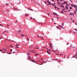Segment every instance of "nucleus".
Listing matches in <instances>:
<instances>
[{
    "label": "nucleus",
    "mask_w": 77,
    "mask_h": 77,
    "mask_svg": "<svg viewBox=\"0 0 77 77\" xmlns=\"http://www.w3.org/2000/svg\"><path fill=\"white\" fill-rule=\"evenodd\" d=\"M48 51H53V52L56 51V50L54 51V50H50V49H49Z\"/></svg>",
    "instance_id": "obj_1"
},
{
    "label": "nucleus",
    "mask_w": 77,
    "mask_h": 77,
    "mask_svg": "<svg viewBox=\"0 0 77 77\" xmlns=\"http://www.w3.org/2000/svg\"><path fill=\"white\" fill-rule=\"evenodd\" d=\"M49 45H50V47H51V48H53V47H52V45H51V43H50L49 44Z\"/></svg>",
    "instance_id": "obj_2"
},
{
    "label": "nucleus",
    "mask_w": 77,
    "mask_h": 77,
    "mask_svg": "<svg viewBox=\"0 0 77 77\" xmlns=\"http://www.w3.org/2000/svg\"><path fill=\"white\" fill-rule=\"evenodd\" d=\"M31 61H33V62H34V63H36V62L35 60H31Z\"/></svg>",
    "instance_id": "obj_3"
},
{
    "label": "nucleus",
    "mask_w": 77,
    "mask_h": 77,
    "mask_svg": "<svg viewBox=\"0 0 77 77\" xmlns=\"http://www.w3.org/2000/svg\"><path fill=\"white\" fill-rule=\"evenodd\" d=\"M73 7H74V8H76V7H77V5H75V4L74 5H73Z\"/></svg>",
    "instance_id": "obj_4"
},
{
    "label": "nucleus",
    "mask_w": 77,
    "mask_h": 77,
    "mask_svg": "<svg viewBox=\"0 0 77 77\" xmlns=\"http://www.w3.org/2000/svg\"><path fill=\"white\" fill-rule=\"evenodd\" d=\"M20 35L21 36H23V37H24V35L23 34H20Z\"/></svg>",
    "instance_id": "obj_5"
},
{
    "label": "nucleus",
    "mask_w": 77,
    "mask_h": 77,
    "mask_svg": "<svg viewBox=\"0 0 77 77\" xmlns=\"http://www.w3.org/2000/svg\"><path fill=\"white\" fill-rule=\"evenodd\" d=\"M60 27L61 28H62V29H64L63 27V26H62L61 25H60Z\"/></svg>",
    "instance_id": "obj_6"
},
{
    "label": "nucleus",
    "mask_w": 77,
    "mask_h": 77,
    "mask_svg": "<svg viewBox=\"0 0 77 77\" xmlns=\"http://www.w3.org/2000/svg\"><path fill=\"white\" fill-rule=\"evenodd\" d=\"M28 59H31V57H28Z\"/></svg>",
    "instance_id": "obj_7"
},
{
    "label": "nucleus",
    "mask_w": 77,
    "mask_h": 77,
    "mask_svg": "<svg viewBox=\"0 0 77 77\" xmlns=\"http://www.w3.org/2000/svg\"><path fill=\"white\" fill-rule=\"evenodd\" d=\"M57 28H58V29H60V30H61V28H60V27H57Z\"/></svg>",
    "instance_id": "obj_8"
},
{
    "label": "nucleus",
    "mask_w": 77,
    "mask_h": 77,
    "mask_svg": "<svg viewBox=\"0 0 77 77\" xmlns=\"http://www.w3.org/2000/svg\"><path fill=\"white\" fill-rule=\"evenodd\" d=\"M53 14H54V15H56V14H57V13H55V12H54Z\"/></svg>",
    "instance_id": "obj_9"
},
{
    "label": "nucleus",
    "mask_w": 77,
    "mask_h": 77,
    "mask_svg": "<svg viewBox=\"0 0 77 77\" xmlns=\"http://www.w3.org/2000/svg\"><path fill=\"white\" fill-rule=\"evenodd\" d=\"M70 47H72V45L71 44V45L70 46Z\"/></svg>",
    "instance_id": "obj_10"
},
{
    "label": "nucleus",
    "mask_w": 77,
    "mask_h": 77,
    "mask_svg": "<svg viewBox=\"0 0 77 77\" xmlns=\"http://www.w3.org/2000/svg\"><path fill=\"white\" fill-rule=\"evenodd\" d=\"M72 15V13H70V14H69V15Z\"/></svg>",
    "instance_id": "obj_11"
},
{
    "label": "nucleus",
    "mask_w": 77,
    "mask_h": 77,
    "mask_svg": "<svg viewBox=\"0 0 77 77\" xmlns=\"http://www.w3.org/2000/svg\"><path fill=\"white\" fill-rule=\"evenodd\" d=\"M54 8H55V9H56L57 8V7H56V6H55L54 7Z\"/></svg>",
    "instance_id": "obj_12"
},
{
    "label": "nucleus",
    "mask_w": 77,
    "mask_h": 77,
    "mask_svg": "<svg viewBox=\"0 0 77 77\" xmlns=\"http://www.w3.org/2000/svg\"><path fill=\"white\" fill-rule=\"evenodd\" d=\"M64 23H62V26H64Z\"/></svg>",
    "instance_id": "obj_13"
},
{
    "label": "nucleus",
    "mask_w": 77,
    "mask_h": 77,
    "mask_svg": "<svg viewBox=\"0 0 77 77\" xmlns=\"http://www.w3.org/2000/svg\"><path fill=\"white\" fill-rule=\"evenodd\" d=\"M18 45H20V44H17L16 45V46H18Z\"/></svg>",
    "instance_id": "obj_14"
},
{
    "label": "nucleus",
    "mask_w": 77,
    "mask_h": 77,
    "mask_svg": "<svg viewBox=\"0 0 77 77\" xmlns=\"http://www.w3.org/2000/svg\"><path fill=\"white\" fill-rule=\"evenodd\" d=\"M49 3V5H51V2H49V3Z\"/></svg>",
    "instance_id": "obj_15"
},
{
    "label": "nucleus",
    "mask_w": 77,
    "mask_h": 77,
    "mask_svg": "<svg viewBox=\"0 0 77 77\" xmlns=\"http://www.w3.org/2000/svg\"><path fill=\"white\" fill-rule=\"evenodd\" d=\"M37 55H39V54H36L35 55V56H37Z\"/></svg>",
    "instance_id": "obj_16"
},
{
    "label": "nucleus",
    "mask_w": 77,
    "mask_h": 77,
    "mask_svg": "<svg viewBox=\"0 0 77 77\" xmlns=\"http://www.w3.org/2000/svg\"><path fill=\"white\" fill-rule=\"evenodd\" d=\"M27 9H29V10H32V9H30L29 8H27Z\"/></svg>",
    "instance_id": "obj_17"
},
{
    "label": "nucleus",
    "mask_w": 77,
    "mask_h": 77,
    "mask_svg": "<svg viewBox=\"0 0 77 77\" xmlns=\"http://www.w3.org/2000/svg\"><path fill=\"white\" fill-rule=\"evenodd\" d=\"M66 2V1L64 2H63V4H65Z\"/></svg>",
    "instance_id": "obj_18"
},
{
    "label": "nucleus",
    "mask_w": 77,
    "mask_h": 77,
    "mask_svg": "<svg viewBox=\"0 0 77 77\" xmlns=\"http://www.w3.org/2000/svg\"><path fill=\"white\" fill-rule=\"evenodd\" d=\"M28 55H30V53H28L27 54Z\"/></svg>",
    "instance_id": "obj_19"
},
{
    "label": "nucleus",
    "mask_w": 77,
    "mask_h": 77,
    "mask_svg": "<svg viewBox=\"0 0 77 77\" xmlns=\"http://www.w3.org/2000/svg\"><path fill=\"white\" fill-rule=\"evenodd\" d=\"M34 51H35V50H33V51H30L29 52H34Z\"/></svg>",
    "instance_id": "obj_20"
},
{
    "label": "nucleus",
    "mask_w": 77,
    "mask_h": 77,
    "mask_svg": "<svg viewBox=\"0 0 77 77\" xmlns=\"http://www.w3.org/2000/svg\"><path fill=\"white\" fill-rule=\"evenodd\" d=\"M62 5H60V7H61V8L62 7Z\"/></svg>",
    "instance_id": "obj_21"
},
{
    "label": "nucleus",
    "mask_w": 77,
    "mask_h": 77,
    "mask_svg": "<svg viewBox=\"0 0 77 77\" xmlns=\"http://www.w3.org/2000/svg\"><path fill=\"white\" fill-rule=\"evenodd\" d=\"M47 2L48 3H49L50 2H49V0H48Z\"/></svg>",
    "instance_id": "obj_22"
},
{
    "label": "nucleus",
    "mask_w": 77,
    "mask_h": 77,
    "mask_svg": "<svg viewBox=\"0 0 77 77\" xmlns=\"http://www.w3.org/2000/svg\"><path fill=\"white\" fill-rule=\"evenodd\" d=\"M69 9H72V7H70Z\"/></svg>",
    "instance_id": "obj_23"
},
{
    "label": "nucleus",
    "mask_w": 77,
    "mask_h": 77,
    "mask_svg": "<svg viewBox=\"0 0 77 77\" xmlns=\"http://www.w3.org/2000/svg\"><path fill=\"white\" fill-rule=\"evenodd\" d=\"M15 48H19V47L17 46H16Z\"/></svg>",
    "instance_id": "obj_24"
},
{
    "label": "nucleus",
    "mask_w": 77,
    "mask_h": 77,
    "mask_svg": "<svg viewBox=\"0 0 77 77\" xmlns=\"http://www.w3.org/2000/svg\"><path fill=\"white\" fill-rule=\"evenodd\" d=\"M17 32H18L20 33L21 32V31H20V30H19V31H18Z\"/></svg>",
    "instance_id": "obj_25"
},
{
    "label": "nucleus",
    "mask_w": 77,
    "mask_h": 77,
    "mask_svg": "<svg viewBox=\"0 0 77 77\" xmlns=\"http://www.w3.org/2000/svg\"><path fill=\"white\" fill-rule=\"evenodd\" d=\"M43 63H46V62H45V61H43Z\"/></svg>",
    "instance_id": "obj_26"
},
{
    "label": "nucleus",
    "mask_w": 77,
    "mask_h": 77,
    "mask_svg": "<svg viewBox=\"0 0 77 77\" xmlns=\"http://www.w3.org/2000/svg\"><path fill=\"white\" fill-rule=\"evenodd\" d=\"M48 54H51L50 52H48Z\"/></svg>",
    "instance_id": "obj_27"
},
{
    "label": "nucleus",
    "mask_w": 77,
    "mask_h": 77,
    "mask_svg": "<svg viewBox=\"0 0 77 77\" xmlns=\"http://www.w3.org/2000/svg\"><path fill=\"white\" fill-rule=\"evenodd\" d=\"M65 8H63L62 9V11H65Z\"/></svg>",
    "instance_id": "obj_28"
},
{
    "label": "nucleus",
    "mask_w": 77,
    "mask_h": 77,
    "mask_svg": "<svg viewBox=\"0 0 77 77\" xmlns=\"http://www.w3.org/2000/svg\"><path fill=\"white\" fill-rule=\"evenodd\" d=\"M71 6H72V7H74V5H73V4H72Z\"/></svg>",
    "instance_id": "obj_29"
},
{
    "label": "nucleus",
    "mask_w": 77,
    "mask_h": 77,
    "mask_svg": "<svg viewBox=\"0 0 77 77\" xmlns=\"http://www.w3.org/2000/svg\"><path fill=\"white\" fill-rule=\"evenodd\" d=\"M3 50H6V51H7V49H5L4 48H3Z\"/></svg>",
    "instance_id": "obj_30"
},
{
    "label": "nucleus",
    "mask_w": 77,
    "mask_h": 77,
    "mask_svg": "<svg viewBox=\"0 0 77 77\" xmlns=\"http://www.w3.org/2000/svg\"><path fill=\"white\" fill-rule=\"evenodd\" d=\"M25 16H26V17H27V16H28V15H27V14H25Z\"/></svg>",
    "instance_id": "obj_31"
},
{
    "label": "nucleus",
    "mask_w": 77,
    "mask_h": 77,
    "mask_svg": "<svg viewBox=\"0 0 77 77\" xmlns=\"http://www.w3.org/2000/svg\"><path fill=\"white\" fill-rule=\"evenodd\" d=\"M27 39L28 40V41H29V38H28V37H27Z\"/></svg>",
    "instance_id": "obj_32"
},
{
    "label": "nucleus",
    "mask_w": 77,
    "mask_h": 77,
    "mask_svg": "<svg viewBox=\"0 0 77 77\" xmlns=\"http://www.w3.org/2000/svg\"><path fill=\"white\" fill-rule=\"evenodd\" d=\"M56 15L57 16H59V15L57 14H57H56Z\"/></svg>",
    "instance_id": "obj_33"
},
{
    "label": "nucleus",
    "mask_w": 77,
    "mask_h": 77,
    "mask_svg": "<svg viewBox=\"0 0 77 77\" xmlns=\"http://www.w3.org/2000/svg\"><path fill=\"white\" fill-rule=\"evenodd\" d=\"M68 2H66V3H65V4H66V5H68Z\"/></svg>",
    "instance_id": "obj_34"
},
{
    "label": "nucleus",
    "mask_w": 77,
    "mask_h": 77,
    "mask_svg": "<svg viewBox=\"0 0 77 77\" xmlns=\"http://www.w3.org/2000/svg\"><path fill=\"white\" fill-rule=\"evenodd\" d=\"M13 9H17V8H15V7H13Z\"/></svg>",
    "instance_id": "obj_35"
},
{
    "label": "nucleus",
    "mask_w": 77,
    "mask_h": 77,
    "mask_svg": "<svg viewBox=\"0 0 77 77\" xmlns=\"http://www.w3.org/2000/svg\"><path fill=\"white\" fill-rule=\"evenodd\" d=\"M11 53H12V52H11V53H8V54H11Z\"/></svg>",
    "instance_id": "obj_36"
},
{
    "label": "nucleus",
    "mask_w": 77,
    "mask_h": 77,
    "mask_svg": "<svg viewBox=\"0 0 77 77\" xmlns=\"http://www.w3.org/2000/svg\"><path fill=\"white\" fill-rule=\"evenodd\" d=\"M55 4H56V3H54V5L55 6Z\"/></svg>",
    "instance_id": "obj_37"
},
{
    "label": "nucleus",
    "mask_w": 77,
    "mask_h": 77,
    "mask_svg": "<svg viewBox=\"0 0 77 77\" xmlns=\"http://www.w3.org/2000/svg\"><path fill=\"white\" fill-rule=\"evenodd\" d=\"M74 14H76V12H74Z\"/></svg>",
    "instance_id": "obj_38"
},
{
    "label": "nucleus",
    "mask_w": 77,
    "mask_h": 77,
    "mask_svg": "<svg viewBox=\"0 0 77 77\" xmlns=\"http://www.w3.org/2000/svg\"><path fill=\"white\" fill-rule=\"evenodd\" d=\"M31 20H33V19H32V17H31Z\"/></svg>",
    "instance_id": "obj_39"
},
{
    "label": "nucleus",
    "mask_w": 77,
    "mask_h": 77,
    "mask_svg": "<svg viewBox=\"0 0 77 77\" xmlns=\"http://www.w3.org/2000/svg\"><path fill=\"white\" fill-rule=\"evenodd\" d=\"M59 55H60V56H62V55H63V54H59Z\"/></svg>",
    "instance_id": "obj_40"
},
{
    "label": "nucleus",
    "mask_w": 77,
    "mask_h": 77,
    "mask_svg": "<svg viewBox=\"0 0 77 77\" xmlns=\"http://www.w3.org/2000/svg\"><path fill=\"white\" fill-rule=\"evenodd\" d=\"M61 12L62 13H63V11H61Z\"/></svg>",
    "instance_id": "obj_41"
},
{
    "label": "nucleus",
    "mask_w": 77,
    "mask_h": 77,
    "mask_svg": "<svg viewBox=\"0 0 77 77\" xmlns=\"http://www.w3.org/2000/svg\"><path fill=\"white\" fill-rule=\"evenodd\" d=\"M67 7H65L66 9H67Z\"/></svg>",
    "instance_id": "obj_42"
},
{
    "label": "nucleus",
    "mask_w": 77,
    "mask_h": 77,
    "mask_svg": "<svg viewBox=\"0 0 77 77\" xmlns=\"http://www.w3.org/2000/svg\"><path fill=\"white\" fill-rule=\"evenodd\" d=\"M71 11V10H68V12H69V11Z\"/></svg>",
    "instance_id": "obj_43"
},
{
    "label": "nucleus",
    "mask_w": 77,
    "mask_h": 77,
    "mask_svg": "<svg viewBox=\"0 0 77 77\" xmlns=\"http://www.w3.org/2000/svg\"><path fill=\"white\" fill-rule=\"evenodd\" d=\"M72 57L74 58V57H75V56L74 55Z\"/></svg>",
    "instance_id": "obj_44"
},
{
    "label": "nucleus",
    "mask_w": 77,
    "mask_h": 77,
    "mask_svg": "<svg viewBox=\"0 0 77 77\" xmlns=\"http://www.w3.org/2000/svg\"><path fill=\"white\" fill-rule=\"evenodd\" d=\"M51 4L53 6H54V5L53 4V3Z\"/></svg>",
    "instance_id": "obj_45"
},
{
    "label": "nucleus",
    "mask_w": 77,
    "mask_h": 77,
    "mask_svg": "<svg viewBox=\"0 0 77 77\" xmlns=\"http://www.w3.org/2000/svg\"><path fill=\"white\" fill-rule=\"evenodd\" d=\"M7 11H9V10L8 9H7Z\"/></svg>",
    "instance_id": "obj_46"
},
{
    "label": "nucleus",
    "mask_w": 77,
    "mask_h": 77,
    "mask_svg": "<svg viewBox=\"0 0 77 77\" xmlns=\"http://www.w3.org/2000/svg\"><path fill=\"white\" fill-rule=\"evenodd\" d=\"M64 12H67V11H64Z\"/></svg>",
    "instance_id": "obj_47"
},
{
    "label": "nucleus",
    "mask_w": 77,
    "mask_h": 77,
    "mask_svg": "<svg viewBox=\"0 0 77 77\" xmlns=\"http://www.w3.org/2000/svg\"><path fill=\"white\" fill-rule=\"evenodd\" d=\"M5 32H7L8 33V31H6V30H5Z\"/></svg>",
    "instance_id": "obj_48"
},
{
    "label": "nucleus",
    "mask_w": 77,
    "mask_h": 77,
    "mask_svg": "<svg viewBox=\"0 0 77 77\" xmlns=\"http://www.w3.org/2000/svg\"><path fill=\"white\" fill-rule=\"evenodd\" d=\"M69 44V43H67L66 44V45H68V44Z\"/></svg>",
    "instance_id": "obj_49"
},
{
    "label": "nucleus",
    "mask_w": 77,
    "mask_h": 77,
    "mask_svg": "<svg viewBox=\"0 0 77 77\" xmlns=\"http://www.w3.org/2000/svg\"><path fill=\"white\" fill-rule=\"evenodd\" d=\"M0 26H3V25H2V24L0 23Z\"/></svg>",
    "instance_id": "obj_50"
},
{
    "label": "nucleus",
    "mask_w": 77,
    "mask_h": 77,
    "mask_svg": "<svg viewBox=\"0 0 77 77\" xmlns=\"http://www.w3.org/2000/svg\"><path fill=\"white\" fill-rule=\"evenodd\" d=\"M38 37L39 38H40V36H39V35H38Z\"/></svg>",
    "instance_id": "obj_51"
},
{
    "label": "nucleus",
    "mask_w": 77,
    "mask_h": 77,
    "mask_svg": "<svg viewBox=\"0 0 77 77\" xmlns=\"http://www.w3.org/2000/svg\"><path fill=\"white\" fill-rule=\"evenodd\" d=\"M68 4H67V5H66V6H68Z\"/></svg>",
    "instance_id": "obj_52"
},
{
    "label": "nucleus",
    "mask_w": 77,
    "mask_h": 77,
    "mask_svg": "<svg viewBox=\"0 0 77 77\" xmlns=\"http://www.w3.org/2000/svg\"><path fill=\"white\" fill-rule=\"evenodd\" d=\"M39 62V60H37L36 61L37 62Z\"/></svg>",
    "instance_id": "obj_53"
},
{
    "label": "nucleus",
    "mask_w": 77,
    "mask_h": 77,
    "mask_svg": "<svg viewBox=\"0 0 77 77\" xmlns=\"http://www.w3.org/2000/svg\"><path fill=\"white\" fill-rule=\"evenodd\" d=\"M45 3H47V2L46 1H45Z\"/></svg>",
    "instance_id": "obj_54"
},
{
    "label": "nucleus",
    "mask_w": 77,
    "mask_h": 77,
    "mask_svg": "<svg viewBox=\"0 0 77 77\" xmlns=\"http://www.w3.org/2000/svg\"><path fill=\"white\" fill-rule=\"evenodd\" d=\"M47 53H48V50H47Z\"/></svg>",
    "instance_id": "obj_55"
},
{
    "label": "nucleus",
    "mask_w": 77,
    "mask_h": 77,
    "mask_svg": "<svg viewBox=\"0 0 77 77\" xmlns=\"http://www.w3.org/2000/svg\"><path fill=\"white\" fill-rule=\"evenodd\" d=\"M19 27H20V28H21V26L19 25Z\"/></svg>",
    "instance_id": "obj_56"
},
{
    "label": "nucleus",
    "mask_w": 77,
    "mask_h": 77,
    "mask_svg": "<svg viewBox=\"0 0 77 77\" xmlns=\"http://www.w3.org/2000/svg\"><path fill=\"white\" fill-rule=\"evenodd\" d=\"M62 8H64V6L62 5Z\"/></svg>",
    "instance_id": "obj_57"
},
{
    "label": "nucleus",
    "mask_w": 77,
    "mask_h": 77,
    "mask_svg": "<svg viewBox=\"0 0 77 77\" xmlns=\"http://www.w3.org/2000/svg\"><path fill=\"white\" fill-rule=\"evenodd\" d=\"M12 53H13V54H14V53H15L14 52H13Z\"/></svg>",
    "instance_id": "obj_58"
},
{
    "label": "nucleus",
    "mask_w": 77,
    "mask_h": 77,
    "mask_svg": "<svg viewBox=\"0 0 77 77\" xmlns=\"http://www.w3.org/2000/svg\"><path fill=\"white\" fill-rule=\"evenodd\" d=\"M61 5H63V3H62V4H61Z\"/></svg>",
    "instance_id": "obj_59"
},
{
    "label": "nucleus",
    "mask_w": 77,
    "mask_h": 77,
    "mask_svg": "<svg viewBox=\"0 0 77 77\" xmlns=\"http://www.w3.org/2000/svg\"><path fill=\"white\" fill-rule=\"evenodd\" d=\"M2 51V49L0 50V51Z\"/></svg>",
    "instance_id": "obj_60"
},
{
    "label": "nucleus",
    "mask_w": 77,
    "mask_h": 77,
    "mask_svg": "<svg viewBox=\"0 0 77 77\" xmlns=\"http://www.w3.org/2000/svg\"><path fill=\"white\" fill-rule=\"evenodd\" d=\"M57 10H59V8H58Z\"/></svg>",
    "instance_id": "obj_61"
},
{
    "label": "nucleus",
    "mask_w": 77,
    "mask_h": 77,
    "mask_svg": "<svg viewBox=\"0 0 77 77\" xmlns=\"http://www.w3.org/2000/svg\"><path fill=\"white\" fill-rule=\"evenodd\" d=\"M75 56H77V54H76V52H75Z\"/></svg>",
    "instance_id": "obj_62"
},
{
    "label": "nucleus",
    "mask_w": 77,
    "mask_h": 77,
    "mask_svg": "<svg viewBox=\"0 0 77 77\" xmlns=\"http://www.w3.org/2000/svg\"><path fill=\"white\" fill-rule=\"evenodd\" d=\"M11 52L12 51V49H11Z\"/></svg>",
    "instance_id": "obj_63"
},
{
    "label": "nucleus",
    "mask_w": 77,
    "mask_h": 77,
    "mask_svg": "<svg viewBox=\"0 0 77 77\" xmlns=\"http://www.w3.org/2000/svg\"><path fill=\"white\" fill-rule=\"evenodd\" d=\"M58 4H59V3H60V2H58Z\"/></svg>",
    "instance_id": "obj_64"
}]
</instances>
